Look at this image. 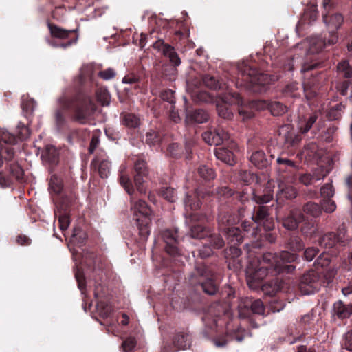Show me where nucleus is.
<instances>
[{"instance_id":"f257e3e1","label":"nucleus","mask_w":352,"mask_h":352,"mask_svg":"<svg viewBox=\"0 0 352 352\" xmlns=\"http://www.w3.org/2000/svg\"><path fill=\"white\" fill-rule=\"evenodd\" d=\"M297 256L294 253L283 251L279 254L266 252L261 259H255L250 262L246 269L247 282L249 287L256 289L258 284L269 274H276L284 271L289 272L294 267L287 263L294 261Z\"/></svg>"},{"instance_id":"f03ea898","label":"nucleus","mask_w":352,"mask_h":352,"mask_svg":"<svg viewBox=\"0 0 352 352\" xmlns=\"http://www.w3.org/2000/svg\"><path fill=\"white\" fill-rule=\"evenodd\" d=\"M323 21L329 30L330 38L327 41H323L318 37L311 38L307 42L309 45L308 52L311 54L318 53L327 45H333L338 41V36L335 31L341 26L343 22L342 16L338 13L331 16L325 14L323 16Z\"/></svg>"},{"instance_id":"7ed1b4c3","label":"nucleus","mask_w":352,"mask_h":352,"mask_svg":"<svg viewBox=\"0 0 352 352\" xmlns=\"http://www.w3.org/2000/svg\"><path fill=\"white\" fill-rule=\"evenodd\" d=\"M133 218L137 223L139 235L142 241H146L150 235L149 225L151 221V210L146 203L139 199L131 206Z\"/></svg>"},{"instance_id":"20e7f679","label":"nucleus","mask_w":352,"mask_h":352,"mask_svg":"<svg viewBox=\"0 0 352 352\" xmlns=\"http://www.w3.org/2000/svg\"><path fill=\"white\" fill-rule=\"evenodd\" d=\"M318 272L311 270L304 274L299 283V289L304 295H311L318 291L321 287Z\"/></svg>"},{"instance_id":"39448f33","label":"nucleus","mask_w":352,"mask_h":352,"mask_svg":"<svg viewBox=\"0 0 352 352\" xmlns=\"http://www.w3.org/2000/svg\"><path fill=\"white\" fill-rule=\"evenodd\" d=\"M248 70L245 71L247 75L245 80L251 84L253 90L259 92L265 91L266 85L271 81L270 76L265 74L258 73L256 69L251 68H248Z\"/></svg>"},{"instance_id":"423d86ee","label":"nucleus","mask_w":352,"mask_h":352,"mask_svg":"<svg viewBox=\"0 0 352 352\" xmlns=\"http://www.w3.org/2000/svg\"><path fill=\"white\" fill-rule=\"evenodd\" d=\"M96 107L90 100H85L76 110L74 118L80 124H85L91 120Z\"/></svg>"},{"instance_id":"0eeeda50","label":"nucleus","mask_w":352,"mask_h":352,"mask_svg":"<svg viewBox=\"0 0 352 352\" xmlns=\"http://www.w3.org/2000/svg\"><path fill=\"white\" fill-rule=\"evenodd\" d=\"M135 175L134 180L136 188L140 194H145L146 192L144 186V177L148 175V170L146 166V163L144 160H140L135 163Z\"/></svg>"},{"instance_id":"6e6552de","label":"nucleus","mask_w":352,"mask_h":352,"mask_svg":"<svg viewBox=\"0 0 352 352\" xmlns=\"http://www.w3.org/2000/svg\"><path fill=\"white\" fill-rule=\"evenodd\" d=\"M219 230L223 231L226 234L228 239L230 241L233 245L241 243V236L240 235V230L238 228L232 226L229 219L221 218L219 220Z\"/></svg>"},{"instance_id":"1a4fd4ad","label":"nucleus","mask_w":352,"mask_h":352,"mask_svg":"<svg viewBox=\"0 0 352 352\" xmlns=\"http://www.w3.org/2000/svg\"><path fill=\"white\" fill-rule=\"evenodd\" d=\"M228 138V133L223 130L206 131L203 134L204 140L209 145L219 146Z\"/></svg>"},{"instance_id":"9d476101","label":"nucleus","mask_w":352,"mask_h":352,"mask_svg":"<svg viewBox=\"0 0 352 352\" xmlns=\"http://www.w3.org/2000/svg\"><path fill=\"white\" fill-rule=\"evenodd\" d=\"M332 314L340 319L347 318L352 314V305L338 300L333 303Z\"/></svg>"},{"instance_id":"9b49d317","label":"nucleus","mask_w":352,"mask_h":352,"mask_svg":"<svg viewBox=\"0 0 352 352\" xmlns=\"http://www.w3.org/2000/svg\"><path fill=\"white\" fill-rule=\"evenodd\" d=\"M304 220V216L298 210H294L292 214L283 221V226L287 230H295L299 223Z\"/></svg>"},{"instance_id":"f8f14e48","label":"nucleus","mask_w":352,"mask_h":352,"mask_svg":"<svg viewBox=\"0 0 352 352\" xmlns=\"http://www.w3.org/2000/svg\"><path fill=\"white\" fill-rule=\"evenodd\" d=\"M251 162L258 168H264L270 164V161L265 157V154L262 151L254 152L250 157Z\"/></svg>"},{"instance_id":"ddd939ff","label":"nucleus","mask_w":352,"mask_h":352,"mask_svg":"<svg viewBox=\"0 0 352 352\" xmlns=\"http://www.w3.org/2000/svg\"><path fill=\"white\" fill-rule=\"evenodd\" d=\"M216 157L225 162L226 164L232 166L235 163V160L232 152L223 148H217L214 150Z\"/></svg>"},{"instance_id":"4468645a","label":"nucleus","mask_w":352,"mask_h":352,"mask_svg":"<svg viewBox=\"0 0 352 352\" xmlns=\"http://www.w3.org/2000/svg\"><path fill=\"white\" fill-rule=\"evenodd\" d=\"M16 143V138L6 129H0V147H10Z\"/></svg>"},{"instance_id":"2eb2a0df","label":"nucleus","mask_w":352,"mask_h":352,"mask_svg":"<svg viewBox=\"0 0 352 352\" xmlns=\"http://www.w3.org/2000/svg\"><path fill=\"white\" fill-rule=\"evenodd\" d=\"M280 133H283L285 143L288 146H294L300 140L299 136L294 131L289 130V126L282 128Z\"/></svg>"},{"instance_id":"dca6fc26","label":"nucleus","mask_w":352,"mask_h":352,"mask_svg":"<svg viewBox=\"0 0 352 352\" xmlns=\"http://www.w3.org/2000/svg\"><path fill=\"white\" fill-rule=\"evenodd\" d=\"M186 119L188 121L201 124L208 120V114L203 109H197L191 113H186Z\"/></svg>"},{"instance_id":"f3484780","label":"nucleus","mask_w":352,"mask_h":352,"mask_svg":"<svg viewBox=\"0 0 352 352\" xmlns=\"http://www.w3.org/2000/svg\"><path fill=\"white\" fill-rule=\"evenodd\" d=\"M199 193L197 195H194L192 197L188 195H186L184 199V206L186 212L188 210H197L201 206V201L198 197L199 196Z\"/></svg>"},{"instance_id":"a211bd4d","label":"nucleus","mask_w":352,"mask_h":352,"mask_svg":"<svg viewBox=\"0 0 352 352\" xmlns=\"http://www.w3.org/2000/svg\"><path fill=\"white\" fill-rule=\"evenodd\" d=\"M340 240V236H336V234L330 232L322 237L320 245L325 248H330L334 246Z\"/></svg>"},{"instance_id":"6ab92c4d","label":"nucleus","mask_w":352,"mask_h":352,"mask_svg":"<svg viewBox=\"0 0 352 352\" xmlns=\"http://www.w3.org/2000/svg\"><path fill=\"white\" fill-rule=\"evenodd\" d=\"M221 99L224 104L226 105L228 104L236 105L242 104V100L238 94H233L228 91L221 96Z\"/></svg>"},{"instance_id":"aec40b11","label":"nucleus","mask_w":352,"mask_h":352,"mask_svg":"<svg viewBox=\"0 0 352 352\" xmlns=\"http://www.w3.org/2000/svg\"><path fill=\"white\" fill-rule=\"evenodd\" d=\"M162 53L164 56L168 57L170 61L175 66L180 65L181 60L176 53L174 47L171 45L167 44Z\"/></svg>"},{"instance_id":"412c9836","label":"nucleus","mask_w":352,"mask_h":352,"mask_svg":"<svg viewBox=\"0 0 352 352\" xmlns=\"http://www.w3.org/2000/svg\"><path fill=\"white\" fill-rule=\"evenodd\" d=\"M162 53L164 56L168 57L170 61L175 66L180 65L181 60L176 53L174 47L171 45L167 44Z\"/></svg>"},{"instance_id":"4be33fe9","label":"nucleus","mask_w":352,"mask_h":352,"mask_svg":"<svg viewBox=\"0 0 352 352\" xmlns=\"http://www.w3.org/2000/svg\"><path fill=\"white\" fill-rule=\"evenodd\" d=\"M173 344L180 349H186L190 346V338L188 335L178 333L173 339Z\"/></svg>"},{"instance_id":"5701e85b","label":"nucleus","mask_w":352,"mask_h":352,"mask_svg":"<svg viewBox=\"0 0 352 352\" xmlns=\"http://www.w3.org/2000/svg\"><path fill=\"white\" fill-rule=\"evenodd\" d=\"M302 155L308 160L316 159L319 157L318 146L315 143L307 144L302 152Z\"/></svg>"},{"instance_id":"b1692460","label":"nucleus","mask_w":352,"mask_h":352,"mask_svg":"<svg viewBox=\"0 0 352 352\" xmlns=\"http://www.w3.org/2000/svg\"><path fill=\"white\" fill-rule=\"evenodd\" d=\"M269 109L274 116H279L287 111L286 106L278 101L272 102L269 104Z\"/></svg>"},{"instance_id":"393cba45","label":"nucleus","mask_w":352,"mask_h":352,"mask_svg":"<svg viewBox=\"0 0 352 352\" xmlns=\"http://www.w3.org/2000/svg\"><path fill=\"white\" fill-rule=\"evenodd\" d=\"M49 29L50 30L51 34L57 38H65L69 36V34L73 32L74 30H66L65 29H62L56 25H54L52 24H48Z\"/></svg>"},{"instance_id":"a878e982","label":"nucleus","mask_w":352,"mask_h":352,"mask_svg":"<svg viewBox=\"0 0 352 352\" xmlns=\"http://www.w3.org/2000/svg\"><path fill=\"white\" fill-rule=\"evenodd\" d=\"M304 212L314 217H318L322 214V210L316 203H307L304 206Z\"/></svg>"},{"instance_id":"bb28decb","label":"nucleus","mask_w":352,"mask_h":352,"mask_svg":"<svg viewBox=\"0 0 352 352\" xmlns=\"http://www.w3.org/2000/svg\"><path fill=\"white\" fill-rule=\"evenodd\" d=\"M338 72L345 78L352 77V65L347 60H343L337 66Z\"/></svg>"},{"instance_id":"cd10ccee","label":"nucleus","mask_w":352,"mask_h":352,"mask_svg":"<svg viewBox=\"0 0 352 352\" xmlns=\"http://www.w3.org/2000/svg\"><path fill=\"white\" fill-rule=\"evenodd\" d=\"M344 109V106L342 103L336 104L328 111L327 116L329 118L332 120L339 119L343 113Z\"/></svg>"},{"instance_id":"c85d7f7f","label":"nucleus","mask_w":352,"mask_h":352,"mask_svg":"<svg viewBox=\"0 0 352 352\" xmlns=\"http://www.w3.org/2000/svg\"><path fill=\"white\" fill-rule=\"evenodd\" d=\"M160 195L169 202H175L177 198L175 189L170 187L162 188L160 190Z\"/></svg>"},{"instance_id":"c756f323","label":"nucleus","mask_w":352,"mask_h":352,"mask_svg":"<svg viewBox=\"0 0 352 352\" xmlns=\"http://www.w3.org/2000/svg\"><path fill=\"white\" fill-rule=\"evenodd\" d=\"M21 107L27 115L32 114L36 108V102L33 98L25 100L23 96L21 101Z\"/></svg>"},{"instance_id":"7c9ffc66","label":"nucleus","mask_w":352,"mask_h":352,"mask_svg":"<svg viewBox=\"0 0 352 352\" xmlns=\"http://www.w3.org/2000/svg\"><path fill=\"white\" fill-rule=\"evenodd\" d=\"M192 99L197 102H210L212 98L210 94L205 91H197L192 94Z\"/></svg>"},{"instance_id":"2f4dec72","label":"nucleus","mask_w":352,"mask_h":352,"mask_svg":"<svg viewBox=\"0 0 352 352\" xmlns=\"http://www.w3.org/2000/svg\"><path fill=\"white\" fill-rule=\"evenodd\" d=\"M14 155V150L10 147H0V166H2L3 161H10L13 159Z\"/></svg>"},{"instance_id":"473e14b6","label":"nucleus","mask_w":352,"mask_h":352,"mask_svg":"<svg viewBox=\"0 0 352 352\" xmlns=\"http://www.w3.org/2000/svg\"><path fill=\"white\" fill-rule=\"evenodd\" d=\"M261 289L264 294L273 296L280 289V287L276 281H271L263 285Z\"/></svg>"},{"instance_id":"72a5a7b5","label":"nucleus","mask_w":352,"mask_h":352,"mask_svg":"<svg viewBox=\"0 0 352 352\" xmlns=\"http://www.w3.org/2000/svg\"><path fill=\"white\" fill-rule=\"evenodd\" d=\"M123 124L130 128H135L140 124L139 118L133 114L127 113L123 116Z\"/></svg>"},{"instance_id":"f704fd0d","label":"nucleus","mask_w":352,"mask_h":352,"mask_svg":"<svg viewBox=\"0 0 352 352\" xmlns=\"http://www.w3.org/2000/svg\"><path fill=\"white\" fill-rule=\"evenodd\" d=\"M317 116L316 115L311 116L307 120L301 121L299 124V130L302 133H306L312 127L316 122Z\"/></svg>"},{"instance_id":"c9c22d12","label":"nucleus","mask_w":352,"mask_h":352,"mask_svg":"<svg viewBox=\"0 0 352 352\" xmlns=\"http://www.w3.org/2000/svg\"><path fill=\"white\" fill-rule=\"evenodd\" d=\"M120 184L124 187L126 192L129 195H132L133 194L134 190L129 176L126 174L122 172L121 175L120 177Z\"/></svg>"},{"instance_id":"e433bc0d","label":"nucleus","mask_w":352,"mask_h":352,"mask_svg":"<svg viewBox=\"0 0 352 352\" xmlns=\"http://www.w3.org/2000/svg\"><path fill=\"white\" fill-rule=\"evenodd\" d=\"M111 162L108 160H102L98 167V172L100 177L104 179L107 178L110 174L111 170Z\"/></svg>"},{"instance_id":"4c0bfd02","label":"nucleus","mask_w":352,"mask_h":352,"mask_svg":"<svg viewBox=\"0 0 352 352\" xmlns=\"http://www.w3.org/2000/svg\"><path fill=\"white\" fill-rule=\"evenodd\" d=\"M209 245L214 249H220L225 245L224 241L219 234L210 235L208 239Z\"/></svg>"},{"instance_id":"58836bf2","label":"nucleus","mask_w":352,"mask_h":352,"mask_svg":"<svg viewBox=\"0 0 352 352\" xmlns=\"http://www.w3.org/2000/svg\"><path fill=\"white\" fill-rule=\"evenodd\" d=\"M324 177L325 174H322V177L315 176L311 174H305L300 177V181L305 185L308 186L313 184L320 179H322Z\"/></svg>"},{"instance_id":"ea45409f","label":"nucleus","mask_w":352,"mask_h":352,"mask_svg":"<svg viewBox=\"0 0 352 352\" xmlns=\"http://www.w3.org/2000/svg\"><path fill=\"white\" fill-rule=\"evenodd\" d=\"M279 192L280 195L284 196L286 199H293L296 197L297 192L294 188L292 186H288L283 187L282 185H278Z\"/></svg>"},{"instance_id":"a19ab883","label":"nucleus","mask_w":352,"mask_h":352,"mask_svg":"<svg viewBox=\"0 0 352 352\" xmlns=\"http://www.w3.org/2000/svg\"><path fill=\"white\" fill-rule=\"evenodd\" d=\"M251 310L255 314L264 316L265 309L261 300L257 299L252 302Z\"/></svg>"},{"instance_id":"79ce46f5","label":"nucleus","mask_w":352,"mask_h":352,"mask_svg":"<svg viewBox=\"0 0 352 352\" xmlns=\"http://www.w3.org/2000/svg\"><path fill=\"white\" fill-rule=\"evenodd\" d=\"M201 285L204 292L209 295H214L217 291L215 283L211 279L202 283Z\"/></svg>"},{"instance_id":"37998d69","label":"nucleus","mask_w":352,"mask_h":352,"mask_svg":"<svg viewBox=\"0 0 352 352\" xmlns=\"http://www.w3.org/2000/svg\"><path fill=\"white\" fill-rule=\"evenodd\" d=\"M217 109L218 114L220 117L224 119H231L233 116L232 112L230 110L229 107L226 104H217Z\"/></svg>"},{"instance_id":"c03bdc74","label":"nucleus","mask_w":352,"mask_h":352,"mask_svg":"<svg viewBox=\"0 0 352 352\" xmlns=\"http://www.w3.org/2000/svg\"><path fill=\"white\" fill-rule=\"evenodd\" d=\"M199 175L206 180H210L214 177L213 170L206 166H201L198 169Z\"/></svg>"},{"instance_id":"a18cd8bd","label":"nucleus","mask_w":352,"mask_h":352,"mask_svg":"<svg viewBox=\"0 0 352 352\" xmlns=\"http://www.w3.org/2000/svg\"><path fill=\"white\" fill-rule=\"evenodd\" d=\"M203 82L206 87L210 89H217L221 88V85L219 82L214 77L210 75H205L203 77Z\"/></svg>"},{"instance_id":"49530a36","label":"nucleus","mask_w":352,"mask_h":352,"mask_svg":"<svg viewBox=\"0 0 352 352\" xmlns=\"http://www.w3.org/2000/svg\"><path fill=\"white\" fill-rule=\"evenodd\" d=\"M267 208L265 206H261L258 208L256 215L254 217L252 216V218L256 223H261L267 219Z\"/></svg>"},{"instance_id":"de8ad7c7","label":"nucleus","mask_w":352,"mask_h":352,"mask_svg":"<svg viewBox=\"0 0 352 352\" xmlns=\"http://www.w3.org/2000/svg\"><path fill=\"white\" fill-rule=\"evenodd\" d=\"M190 236L195 239H202L206 236L207 232L201 226H196L190 230Z\"/></svg>"},{"instance_id":"09e8293b","label":"nucleus","mask_w":352,"mask_h":352,"mask_svg":"<svg viewBox=\"0 0 352 352\" xmlns=\"http://www.w3.org/2000/svg\"><path fill=\"white\" fill-rule=\"evenodd\" d=\"M50 188L55 193L58 194L62 190L60 180L56 176H52L50 181Z\"/></svg>"},{"instance_id":"8fccbe9b","label":"nucleus","mask_w":352,"mask_h":352,"mask_svg":"<svg viewBox=\"0 0 352 352\" xmlns=\"http://www.w3.org/2000/svg\"><path fill=\"white\" fill-rule=\"evenodd\" d=\"M101 135V131L99 130L94 131L92 133V137L89 146V152L91 153H94L95 149L97 148L100 143V136Z\"/></svg>"},{"instance_id":"3c124183","label":"nucleus","mask_w":352,"mask_h":352,"mask_svg":"<svg viewBox=\"0 0 352 352\" xmlns=\"http://www.w3.org/2000/svg\"><path fill=\"white\" fill-rule=\"evenodd\" d=\"M98 100L101 102L102 106H106L109 104L110 96L107 91L100 90L96 93Z\"/></svg>"},{"instance_id":"603ef678","label":"nucleus","mask_w":352,"mask_h":352,"mask_svg":"<svg viewBox=\"0 0 352 352\" xmlns=\"http://www.w3.org/2000/svg\"><path fill=\"white\" fill-rule=\"evenodd\" d=\"M163 239L166 244L176 243L178 239L177 229L175 230V233H173L170 230H166L163 233Z\"/></svg>"},{"instance_id":"864d4df0","label":"nucleus","mask_w":352,"mask_h":352,"mask_svg":"<svg viewBox=\"0 0 352 352\" xmlns=\"http://www.w3.org/2000/svg\"><path fill=\"white\" fill-rule=\"evenodd\" d=\"M240 105L238 111L243 120L250 119L254 116V113L248 107L243 106V104Z\"/></svg>"},{"instance_id":"5fc2aeb1","label":"nucleus","mask_w":352,"mask_h":352,"mask_svg":"<svg viewBox=\"0 0 352 352\" xmlns=\"http://www.w3.org/2000/svg\"><path fill=\"white\" fill-rule=\"evenodd\" d=\"M58 223L60 230L63 232L67 230L70 224V219L67 214H63L58 216Z\"/></svg>"},{"instance_id":"6e6d98bb","label":"nucleus","mask_w":352,"mask_h":352,"mask_svg":"<svg viewBox=\"0 0 352 352\" xmlns=\"http://www.w3.org/2000/svg\"><path fill=\"white\" fill-rule=\"evenodd\" d=\"M322 208L325 212L331 213L336 210V205L333 201L327 199L322 203Z\"/></svg>"},{"instance_id":"4d7b16f0","label":"nucleus","mask_w":352,"mask_h":352,"mask_svg":"<svg viewBox=\"0 0 352 352\" xmlns=\"http://www.w3.org/2000/svg\"><path fill=\"white\" fill-rule=\"evenodd\" d=\"M321 195L324 198L329 199L334 195V190L333 186L331 184H327L323 186L320 189Z\"/></svg>"},{"instance_id":"13d9d810","label":"nucleus","mask_w":352,"mask_h":352,"mask_svg":"<svg viewBox=\"0 0 352 352\" xmlns=\"http://www.w3.org/2000/svg\"><path fill=\"white\" fill-rule=\"evenodd\" d=\"M330 263V259L328 255L325 254L324 252L322 253L319 257L316 259L315 262V265L317 266H320L322 268L327 267L329 266Z\"/></svg>"},{"instance_id":"bf43d9fd","label":"nucleus","mask_w":352,"mask_h":352,"mask_svg":"<svg viewBox=\"0 0 352 352\" xmlns=\"http://www.w3.org/2000/svg\"><path fill=\"white\" fill-rule=\"evenodd\" d=\"M10 173L17 180L23 178V170L18 164H13L10 166Z\"/></svg>"},{"instance_id":"052dcab7","label":"nucleus","mask_w":352,"mask_h":352,"mask_svg":"<svg viewBox=\"0 0 352 352\" xmlns=\"http://www.w3.org/2000/svg\"><path fill=\"white\" fill-rule=\"evenodd\" d=\"M136 345V341L134 338H128L122 343V348L124 352L131 351Z\"/></svg>"},{"instance_id":"680f3d73","label":"nucleus","mask_w":352,"mask_h":352,"mask_svg":"<svg viewBox=\"0 0 352 352\" xmlns=\"http://www.w3.org/2000/svg\"><path fill=\"white\" fill-rule=\"evenodd\" d=\"M98 76L104 80H109L113 78L116 76V72L112 68H108L98 73Z\"/></svg>"},{"instance_id":"e2e57ef3","label":"nucleus","mask_w":352,"mask_h":352,"mask_svg":"<svg viewBox=\"0 0 352 352\" xmlns=\"http://www.w3.org/2000/svg\"><path fill=\"white\" fill-rule=\"evenodd\" d=\"M159 141L160 138L155 131H151L146 133V142L149 145H155Z\"/></svg>"},{"instance_id":"0e129e2a","label":"nucleus","mask_w":352,"mask_h":352,"mask_svg":"<svg viewBox=\"0 0 352 352\" xmlns=\"http://www.w3.org/2000/svg\"><path fill=\"white\" fill-rule=\"evenodd\" d=\"M213 254V249L209 244L204 245L199 249V255L202 258H206L211 256Z\"/></svg>"},{"instance_id":"69168bd1","label":"nucleus","mask_w":352,"mask_h":352,"mask_svg":"<svg viewBox=\"0 0 352 352\" xmlns=\"http://www.w3.org/2000/svg\"><path fill=\"white\" fill-rule=\"evenodd\" d=\"M276 162L279 166H283L285 168H287V167L296 168L295 162L287 159V158L278 157L276 159Z\"/></svg>"},{"instance_id":"338daca9","label":"nucleus","mask_w":352,"mask_h":352,"mask_svg":"<svg viewBox=\"0 0 352 352\" xmlns=\"http://www.w3.org/2000/svg\"><path fill=\"white\" fill-rule=\"evenodd\" d=\"M270 103L264 100H256L253 101L250 104L251 108H254L256 110H263L267 107L269 108Z\"/></svg>"},{"instance_id":"774afa93","label":"nucleus","mask_w":352,"mask_h":352,"mask_svg":"<svg viewBox=\"0 0 352 352\" xmlns=\"http://www.w3.org/2000/svg\"><path fill=\"white\" fill-rule=\"evenodd\" d=\"M344 346L348 351H352V330L348 331L345 335Z\"/></svg>"}]
</instances>
